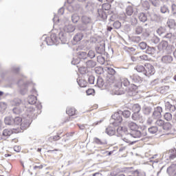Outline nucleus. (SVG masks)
<instances>
[{"label":"nucleus","instance_id":"nucleus-1","mask_svg":"<svg viewBox=\"0 0 176 176\" xmlns=\"http://www.w3.org/2000/svg\"><path fill=\"white\" fill-rule=\"evenodd\" d=\"M35 110L34 109H28L26 111L27 118L23 121V118L20 117H16L14 118V125L13 129H20V133H21V130H25L30 127V124H31V119L34 116V112Z\"/></svg>","mask_w":176,"mask_h":176},{"label":"nucleus","instance_id":"nucleus-2","mask_svg":"<svg viewBox=\"0 0 176 176\" xmlns=\"http://www.w3.org/2000/svg\"><path fill=\"white\" fill-rule=\"evenodd\" d=\"M126 124L131 130V137L133 138H142L148 135L145 126H138V124L133 121H128L126 122Z\"/></svg>","mask_w":176,"mask_h":176},{"label":"nucleus","instance_id":"nucleus-3","mask_svg":"<svg viewBox=\"0 0 176 176\" xmlns=\"http://www.w3.org/2000/svg\"><path fill=\"white\" fill-rule=\"evenodd\" d=\"M130 86V81L126 78H124L121 80L120 82H118L113 89L114 94L116 96H122L124 94L126 91H128Z\"/></svg>","mask_w":176,"mask_h":176},{"label":"nucleus","instance_id":"nucleus-4","mask_svg":"<svg viewBox=\"0 0 176 176\" xmlns=\"http://www.w3.org/2000/svg\"><path fill=\"white\" fill-rule=\"evenodd\" d=\"M58 36L59 37H57V34L54 33L52 34L50 36V38L55 45H58L60 42L63 45L67 43V36L64 32L60 31L58 34Z\"/></svg>","mask_w":176,"mask_h":176},{"label":"nucleus","instance_id":"nucleus-5","mask_svg":"<svg viewBox=\"0 0 176 176\" xmlns=\"http://www.w3.org/2000/svg\"><path fill=\"white\" fill-rule=\"evenodd\" d=\"M18 86H19L20 87L21 94L24 96L25 94H27L28 91V89H30V87H32V84L31 82H25L23 80H20L18 82Z\"/></svg>","mask_w":176,"mask_h":176},{"label":"nucleus","instance_id":"nucleus-6","mask_svg":"<svg viewBox=\"0 0 176 176\" xmlns=\"http://www.w3.org/2000/svg\"><path fill=\"white\" fill-rule=\"evenodd\" d=\"M13 133H20V129L19 127L17 128H12L11 129H4L2 133V138L3 140H6L8 137H10L11 134H13Z\"/></svg>","mask_w":176,"mask_h":176},{"label":"nucleus","instance_id":"nucleus-7","mask_svg":"<svg viewBox=\"0 0 176 176\" xmlns=\"http://www.w3.org/2000/svg\"><path fill=\"white\" fill-rule=\"evenodd\" d=\"M155 74V67L150 63L144 65V75L149 76V75H153Z\"/></svg>","mask_w":176,"mask_h":176},{"label":"nucleus","instance_id":"nucleus-8","mask_svg":"<svg viewBox=\"0 0 176 176\" xmlns=\"http://www.w3.org/2000/svg\"><path fill=\"white\" fill-rule=\"evenodd\" d=\"M81 21L85 25H89L88 30H91L93 28V19H91V17L84 15L81 17Z\"/></svg>","mask_w":176,"mask_h":176},{"label":"nucleus","instance_id":"nucleus-9","mask_svg":"<svg viewBox=\"0 0 176 176\" xmlns=\"http://www.w3.org/2000/svg\"><path fill=\"white\" fill-rule=\"evenodd\" d=\"M107 80L110 83H113L115 81V74H116V71L113 69L112 67H107Z\"/></svg>","mask_w":176,"mask_h":176},{"label":"nucleus","instance_id":"nucleus-10","mask_svg":"<svg viewBox=\"0 0 176 176\" xmlns=\"http://www.w3.org/2000/svg\"><path fill=\"white\" fill-rule=\"evenodd\" d=\"M122 113L116 112L112 116V119L114 120L113 122V126H117L120 123H122L123 118H122Z\"/></svg>","mask_w":176,"mask_h":176},{"label":"nucleus","instance_id":"nucleus-11","mask_svg":"<svg viewBox=\"0 0 176 176\" xmlns=\"http://www.w3.org/2000/svg\"><path fill=\"white\" fill-rule=\"evenodd\" d=\"M162 112H163V109L161 107H155L153 112L152 118L153 119H160L162 118Z\"/></svg>","mask_w":176,"mask_h":176},{"label":"nucleus","instance_id":"nucleus-12","mask_svg":"<svg viewBox=\"0 0 176 176\" xmlns=\"http://www.w3.org/2000/svg\"><path fill=\"white\" fill-rule=\"evenodd\" d=\"M96 52L98 54H104L105 53V43L98 44L96 47Z\"/></svg>","mask_w":176,"mask_h":176},{"label":"nucleus","instance_id":"nucleus-13","mask_svg":"<svg viewBox=\"0 0 176 176\" xmlns=\"http://www.w3.org/2000/svg\"><path fill=\"white\" fill-rule=\"evenodd\" d=\"M174 58L171 55H165L162 57V62L164 64H171Z\"/></svg>","mask_w":176,"mask_h":176},{"label":"nucleus","instance_id":"nucleus-14","mask_svg":"<svg viewBox=\"0 0 176 176\" xmlns=\"http://www.w3.org/2000/svg\"><path fill=\"white\" fill-rule=\"evenodd\" d=\"M167 173L170 176H175L176 175V165L172 164L167 168Z\"/></svg>","mask_w":176,"mask_h":176},{"label":"nucleus","instance_id":"nucleus-15","mask_svg":"<svg viewBox=\"0 0 176 176\" xmlns=\"http://www.w3.org/2000/svg\"><path fill=\"white\" fill-rule=\"evenodd\" d=\"M129 78L132 83H141V78L137 74L130 75Z\"/></svg>","mask_w":176,"mask_h":176},{"label":"nucleus","instance_id":"nucleus-16","mask_svg":"<svg viewBox=\"0 0 176 176\" xmlns=\"http://www.w3.org/2000/svg\"><path fill=\"white\" fill-rule=\"evenodd\" d=\"M4 123L7 126H14V118L12 116H7L4 118Z\"/></svg>","mask_w":176,"mask_h":176},{"label":"nucleus","instance_id":"nucleus-17","mask_svg":"<svg viewBox=\"0 0 176 176\" xmlns=\"http://www.w3.org/2000/svg\"><path fill=\"white\" fill-rule=\"evenodd\" d=\"M166 25L170 30H176V22L174 19H168L166 22Z\"/></svg>","mask_w":176,"mask_h":176},{"label":"nucleus","instance_id":"nucleus-18","mask_svg":"<svg viewBox=\"0 0 176 176\" xmlns=\"http://www.w3.org/2000/svg\"><path fill=\"white\" fill-rule=\"evenodd\" d=\"M64 32H74L76 28H75L74 25L72 24L66 25L63 28Z\"/></svg>","mask_w":176,"mask_h":176},{"label":"nucleus","instance_id":"nucleus-19","mask_svg":"<svg viewBox=\"0 0 176 176\" xmlns=\"http://www.w3.org/2000/svg\"><path fill=\"white\" fill-rule=\"evenodd\" d=\"M23 111H24V107L23 106H16V107L12 109V112L15 115H20Z\"/></svg>","mask_w":176,"mask_h":176},{"label":"nucleus","instance_id":"nucleus-20","mask_svg":"<svg viewBox=\"0 0 176 176\" xmlns=\"http://www.w3.org/2000/svg\"><path fill=\"white\" fill-rule=\"evenodd\" d=\"M98 17L100 20H107V12L102 9L98 10Z\"/></svg>","mask_w":176,"mask_h":176},{"label":"nucleus","instance_id":"nucleus-21","mask_svg":"<svg viewBox=\"0 0 176 176\" xmlns=\"http://www.w3.org/2000/svg\"><path fill=\"white\" fill-rule=\"evenodd\" d=\"M166 111H170V112H175L176 108L175 105L170 104V102H165Z\"/></svg>","mask_w":176,"mask_h":176},{"label":"nucleus","instance_id":"nucleus-22","mask_svg":"<svg viewBox=\"0 0 176 176\" xmlns=\"http://www.w3.org/2000/svg\"><path fill=\"white\" fill-rule=\"evenodd\" d=\"M116 131L118 134H119V135H123V134H127V128L124 126H118Z\"/></svg>","mask_w":176,"mask_h":176},{"label":"nucleus","instance_id":"nucleus-23","mask_svg":"<svg viewBox=\"0 0 176 176\" xmlns=\"http://www.w3.org/2000/svg\"><path fill=\"white\" fill-rule=\"evenodd\" d=\"M28 102L30 105H34L36 104V96H35L34 95L29 96L28 98Z\"/></svg>","mask_w":176,"mask_h":176},{"label":"nucleus","instance_id":"nucleus-24","mask_svg":"<svg viewBox=\"0 0 176 176\" xmlns=\"http://www.w3.org/2000/svg\"><path fill=\"white\" fill-rule=\"evenodd\" d=\"M105 132L108 134V135H115V133H116V129L113 126H109L106 129Z\"/></svg>","mask_w":176,"mask_h":176},{"label":"nucleus","instance_id":"nucleus-25","mask_svg":"<svg viewBox=\"0 0 176 176\" xmlns=\"http://www.w3.org/2000/svg\"><path fill=\"white\" fill-rule=\"evenodd\" d=\"M134 69L137 71V72L145 74V66L142 65H138L134 67Z\"/></svg>","mask_w":176,"mask_h":176},{"label":"nucleus","instance_id":"nucleus-26","mask_svg":"<svg viewBox=\"0 0 176 176\" xmlns=\"http://www.w3.org/2000/svg\"><path fill=\"white\" fill-rule=\"evenodd\" d=\"M130 110L132 111L133 113L140 112L141 111V107L138 104H135L130 107Z\"/></svg>","mask_w":176,"mask_h":176},{"label":"nucleus","instance_id":"nucleus-27","mask_svg":"<svg viewBox=\"0 0 176 176\" xmlns=\"http://www.w3.org/2000/svg\"><path fill=\"white\" fill-rule=\"evenodd\" d=\"M144 32V28L141 25H137L134 28V33L135 35H141L142 32Z\"/></svg>","mask_w":176,"mask_h":176},{"label":"nucleus","instance_id":"nucleus-28","mask_svg":"<svg viewBox=\"0 0 176 176\" xmlns=\"http://www.w3.org/2000/svg\"><path fill=\"white\" fill-rule=\"evenodd\" d=\"M66 113L69 115V116H74V115H76V109L74 107H68L66 109Z\"/></svg>","mask_w":176,"mask_h":176},{"label":"nucleus","instance_id":"nucleus-29","mask_svg":"<svg viewBox=\"0 0 176 176\" xmlns=\"http://www.w3.org/2000/svg\"><path fill=\"white\" fill-rule=\"evenodd\" d=\"M142 118V116L140 112L133 113L131 116L133 120H140Z\"/></svg>","mask_w":176,"mask_h":176},{"label":"nucleus","instance_id":"nucleus-30","mask_svg":"<svg viewBox=\"0 0 176 176\" xmlns=\"http://www.w3.org/2000/svg\"><path fill=\"white\" fill-rule=\"evenodd\" d=\"M87 68H94L97 65V63L93 60H89L86 62Z\"/></svg>","mask_w":176,"mask_h":176},{"label":"nucleus","instance_id":"nucleus-31","mask_svg":"<svg viewBox=\"0 0 176 176\" xmlns=\"http://www.w3.org/2000/svg\"><path fill=\"white\" fill-rule=\"evenodd\" d=\"M12 105L14 107H21L23 104H21V100L19 98H15L11 102Z\"/></svg>","mask_w":176,"mask_h":176},{"label":"nucleus","instance_id":"nucleus-32","mask_svg":"<svg viewBox=\"0 0 176 176\" xmlns=\"http://www.w3.org/2000/svg\"><path fill=\"white\" fill-rule=\"evenodd\" d=\"M138 17L140 21H141L142 23H145L148 20V16H146V14H145V13L144 12H141L139 14Z\"/></svg>","mask_w":176,"mask_h":176},{"label":"nucleus","instance_id":"nucleus-33","mask_svg":"<svg viewBox=\"0 0 176 176\" xmlns=\"http://www.w3.org/2000/svg\"><path fill=\"white\" fill-rule=\"evenodd\" d=\"M74 42H80L81 39H83L82 33H77L73 38Z\"/></svg>","mask_w":176,"mask_h":176},{"label":"nucleus","instance_id":"nucleus-34","mask_svg":"<svg viewBox=\"0 0 176 176\" xmlns=\"http://www.w3.org/2000/svg\"><path fill=\"white\" fill-rule=\"evenodd\" d=\"M168 45V42H167L166 41H162L159 45V48L161 50H166V49H167Z\"/></svg>","mask_w":176,"mask_h":176},{"label":"nucleus","instance_id":"nucleus-35","mask_svg":"<svg viewBox=\"0 0 176 176\" xmlns=\"http://www.w3.org/2000/svg\"><path fill=\"white\" fill-rule=\"evenodd\" d=\"M148 131L150 134H156L159 131V129L157 126H153L148 129Z\"/></svg>","mask_w":176,"mask_h":176},{"label":"nucleus","instance_id":"nucleus-36","mask_svg":"<svg viewBox=\"0 0 176 176\" xmlns=\"http://www.w3.org/2000/svg\"><path fill=\"white\" fill-rule=\"evenodd\" d=\"M166 32H167V30L166 29L165 27H160L157 30V34H158L160 36H162V35H163L164 34H166Z\"/></svg>","mask_w":176,"mask_h":176},{"label":"nucleus","instance_id":"nucleus-37","mask_svg":"<svg viewBox=\"0 0 176 176\" xmlns=\"http://www.w3.org/2000/svg\"><path fill=\"white\" fill-rule=\"evenodd\" d=\"M160 12L163 14H166V13H167L168 14L170 13V10L168 9V7L167 6L164 5L162 6H161Z\"/></svg>","mask_w":176,"mask_h":176},{"label":"nucleus","instance_id":"nucleus-38","mask_svg":"<svg viewBox=\"0 0 176 176\" xmlns=\"http://www.w3.org/2000/svg\"><path fill=\"white\" fill-rule=\"evenodd\" d=\"M79 20H80V18L78 14H74L72 15V21L74 23V24H76Z\"/></svg>","mask_w":176,"mask_h":176},{"label":"nucleus","instance_id":"nucleus-39","mask_svg":"<svg viewBox=\"0 0 176 176\" xmlns=\"http://www.w3.org/2000/svg\"><path fill=\"white\" fill-rule=\"evenodd\" d=\"M78 58L80 60H86V58H87V53H86V52H79Z\"/></svg>","mask_w":176,"mask_h":176},{"label":"nucleus","instance_id":"nucleus-40","mask_svg":"<svg viewBox=\"0 0 176 176\" xmlns=\"http://www.w3.org/2000/svg\"><path fill=\"white\" fill-rule=\"evenodd\" d=\"M131 41L134 43H140L141 42V36H133L131 38Z\"/></svg>","mask_w":176,"mask_h":176},{"label":"nucleus","instance_id":"nucleus-41","mask_svg":"<svg viewBox=\"0 0 176 176\" xmlns=\"http://www.w3.org/2000/svg\"><path fill=\"white\" fill-rule=\"evenodd\" d=\"M133 170H134L133 167H125L123 168V171L124 173H125V174H131V175L133 174Z\"/></svg>","mask_w":176,"mask_h":176},{"label":"nucleus","instance_id":"nucleus-42","mask_svg":"<svg viewBox=\"0 0 176 176\" xmlns=\"http://www.w3.org/2000/svg\"><path fill=\"white\" fill-rule=\"evenodd\" d=\"M164 120L159 119L156 120L155 122V126L157 127H162L164 126Z\"/></svg>","mask_w":176,"mask_h":176},{"label":"nucleus","instance_id":"nucleus-43","mask_svg":"<svg viewBox=\"0 0 176 176\" xmlns=\"http://www.w3.org/2000/svg\"><path fill=\"white\" fill-rule=\"evenodd\" d=\"M96 86L101 89L104 86V80L101 78H98L96 81Z\"/></svg>","mask_w":176,"mask_h":176},{"label":"nucleus","instance_id":"nucleus-44","mask_svg":"<svg viewBox=\"0 0 176 176\" xmlns=\"http://www.w3.org/2000/svg\"><path fill=\"white\" fill-rule=\"evenodd\" d=\"M97 61L99 63V64L103 65V64H105V58L101 55H99L97 56Z\"/></svg>","mask_w":176,"mask_h":176},{"label":"nucleus","instance_id":"nucleus-45","mask_svg":"<svg viewBox=\"0 0 176 176\" xmlns=\"http://www.w3.org/2000/svg\"><path fill=\"white\" fill-rule=\"evenodd\" d=\"M172 125L170 122H164V126H162L163 130H166L168 131V130H171Z\"/></svg>","mask_w":176,"mask_h":176},{"label":"nucleus","instance_id":"nucleus-46","mask_svg":"<svg viewBox=\"0 0 176 176\" xmlns=\"http://www.w3.org/2000/svg\"><path fill=\"white\" fill-rule=\"evenodd\" d=\"M169 159H170V160H173V159H175L176 157V150H170L169 151Z\"/></svg>","mask_w":176,"mask_h":176},{"label":"nucleus","instance_id":"nucleus-47","mask_svg":"<svg viewBox=\"0 0 176 176\" xmlns=\"http://www.w3.org/2000/svg\"><path fill=\"white\" fill-rule=\"evenodd\" d=\"M87 68V67H80V68H78L79 72L82 74V75H85V74H87L89 72Z\"/></svg>","mask_w":176,"mask_h":176},{"label":"nucleus","instance_id":"nucleus-48","mask_svg":"<svg viewBox=\"0 0 176 176\" xmlns=\"http://www.w3.org/2000/svg\"><path fill=\"white\" fill-rule=\"evenodd\" d=\"M45 42L48 46H53L54 44V41L51 38V37H46Z\"/></svg>","mask_w":176,"mask_h":176},{"label":"nucleus","instance_id":"nucleus-49","mask_svg":"<svg viewBox=\"0 0 176 176\" xmlns=\"http://www.w3.org/2000/svg\"><path fill=\"white\" fill-rule=\"evenodd\" d=\"M121 114L126 119L131 115V112L129 110H124V111H120Z\"/></svg>","mask_w":176,"mask_h":176},{"label":"nucleus","instance_id":"nucleus-50","mask_svg":"<svg viewBox=\"0 0 176 176\" xmlns=\"http://www.w3.org/2000/svg\"><path fill=\"white\" fill-rule=\"evenodd\" d=\"M87 57H89V58H94V57H96V52H94V50H89L87 54Z\"/></svg>","mask_w":176,"mask_h":176},{"label":"nucleus","instance_id":"nucleus-51","mask_svg":"<svg viewBox=\"0 0 176 176\" xmlns=\"http://www.w3.org/2000/svg\"><path fill=\"white\" fill-rule=\"evenodd\" d=\"M164 118L165 120H167L168 122L173 119V115H171L170 113H166L164 116Z\"/></svg>","mask_w":176,"mask_h":176},{"label":"nucleus","instance_id":"nucleus-52","mask_svg":"<svg viewBox=\"0 0 176 176\" xmlns=\"http://www.w3.org/2000/svg\"><path fill=\"white\" fill-rule=\"evenodd\" d=\"M146 53H147V54H153V53H155V47H148Z\"/></svg>","mask_w":176,"mask_h":176},{"label":"nucleus","instance_id":"nucleus-53","mask_svg":"<svg viewBox=\"0 0 176 176\" xmlns=\"http://www.w3.org/2000/svg\"><path fill=\"white\" fill-rule=\"evenodd\" d=\"M113 26L116 30H119V28L122 27V23L120 21H116L113 23Z\"/></svg>","mask_w":176,"mask_h":176},{"label":"nucleus","instance_id":"nucleus-54","mask_svg":"<svg viewBox=\"0 0 176 176\" xmlns=\"http://www.w3.org/2000/svg\"><path fill=\"white\" fill-rule=\"evenodd\" d=\"M152 112V107H146L144 109V115H149Z\"/></svg>","mask_w":176,"mask_h":176},{"label":"nucleus","instance_id":"nucleus-55","mask_svg":"<svg viewBox=\"0 0 176 176\" xmlns=\"http://www.w3.org/2000/svg\"><path fill=\"white\" fill-rule=\"evenodd\" d=\"M173 82V78L170 76H167L162 80V83H171Z\"/></svg>","mask_w":176,"mask_h":176},{"label":"nucleus","instance_id":"nucleus-56","mask_svg":"<svg viewBox=\"0 0 176 176\" xmlns=\"http://www.w3.org/2000/svg\"><path fill=\"white\" fill-rule=\"evenodd\" d=\"M7 108L6 103L3 102H0V112H2L3 111H6Z\"/></svg>","mask_w":176,"mask_h":176},{"label":"nucleus","instance_id":"nucleus-57","mask_svg":"<svg viewBox=\"0 0 176 176\" xmlns=\"http://www.w3.org/2000/svg\"><path fill=\"white\" fill-rule=\"evenodd\" d=\"M111 9V5L109 3H104L102 5V10H109Z\"/></svg>","mask_w":176,"mask_h":176},{"label":"nucleus","instance_id":"nucleus-58","mask_svg":"<svg viewBox=\"0 0 176 176\" xmlns=\"http://www.w3.org/2000/svg\"><path fill=\"white\" fill-rule=\"evenodd\" d=\"M151 42L153 43H155V45H157V43H159V42H160V38H159V37H157V36H153L151 38Z\"/></svg>","mask_w":176,"mask_h":176},{"label":"nucleus","instance_id":"nucleus-59","mask_svg":"<svg viewBox=\"0 0 176 176\" xmlns=\"http://www.w3.org/2000/svg\"><path fill=\"white\" fill-rule=\"evenodd\" d=\"M146 46L147 45L145 42H141L139 43V47L141 50H145V49H146Z\"/></svg>","mask_w":176,"mask_h":176},{"label":"nucleus","instance_id":"nucleus-60","mask_svg":"<svg viewBox=\"0 0 176 176\" xmlns=\"http://www.w3.org/2000/svg\"><path fill=\"white\" fill-rule=\"evenodd\" d=\"M168 89H170V87L168 86H164V87H162L160 88V93L162 94H164V93H166V91H167V90H168Z\"/></svg>","mask_w":176,"mask_h":176},{"label":"nucleus","instance_id":"nucleus-61","mask_svg":"<svg viewBox=\"0 0 176 176\" xmlns=\"http://www.w3.org/2000/svg\"><path fill=\"white\" fill-rule=\"evenodd\" d=\"M174 50V46L173 45H167L165 52H167V53H171L173 50Z\"/></svg>","mask_w":176,"mask_h":176},{"label":"nucleus","instance_id":"nucleus-62","mask_svg":"<svg viewBox=\"0 0 176 176\" xmlns=\"http://www.w3.org/2000/svg\"><path fill=\"white\" fill-rule=\"evenodd\" d=\"M94 80H95L94 76H89L88 77V82L89 85H94Z\"/></svg>","mask_w":176,"mask_h":176},{"label":"nucleus","instance_id":"nucleus-63","mask_svg":"<svg viewBox=\"0 0 176 176\" xmlns=\"http://www.w3.org/2000/svg\"><path fill=\"white\" fill-rule=\"evenodd\" d=\"M78 85H80V87H86V82L83 80H79L77 81Z\"/></svg>","mask_w":176,"mask_h":176},{"label":"nucleus","instance_id":"nucleus-64","mask_svg":"<svg viewBox=\"0 0 176 176\" xmlns=\"http://www.w3.org/2000/svg\"><path fill=\"white\" fill-rule=\"evenodd\" d=\"M127 16H131L133 14V8L131 7H129L126 9Z\"/></svg>","mask_w":176,"mask_h":176}]
</instances>
